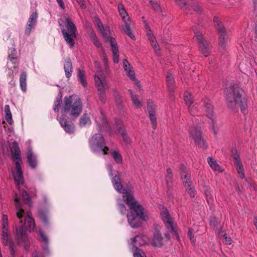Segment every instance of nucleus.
I'll use <instances>...</instances> for the list:
<instances>
[{
    "instance_id": "nucleus-1",
    "label": "nucleus",
    "mask_w": 257,
    "mask_h": 257,
    "mask_svg": "<svg viewBox=\"0 0 257 257\" xmlns=\"http://www.w3.org/2000/svg\"><path fill=\"white\" fill-rule=\"evenodd\" d=\"M124 197L125 203L130 210L127 214L128 222L132 228H138L141 226V220L146 221L148 217L145 214L144 208L135 199L132 192H125Z\"/></svg>"
},
{
    "instance_id": "nucleus-2",
    "label": "nucleus",
    "mask_w": 257,
    "mask_h": 257,
    "mask_svg": "<svg viewBox=\"0 0 257 257\" xmlns=\"http://www.w3.org/2000/svg\"><path fill=\"white\" fill-rule=\"evenodd\" d=\"M243 92V90L238 84H233L225 91V95L230 107H233L236 104H238L241 112L245 113L247 104L246 98L242 97Z\"/></svg>"
},
{
    "instance_id": "nucleus-3",
    "label": "nucleus",
    "mask_w": 257,
    "mask_h": 257,
    "mask_svg": "<svg viewBox=\"0 0 257 257\" xmlns=\"http://www.w3.org/2000/svg\"><path fill=\"white\" fill-rule=\"evenodd\" d=\"M82 104L80 98L77 95H71L64 98V105L62 111L69 114L72 119L77 118L82 111Z\"/></svg>"
},
{
    "instance_id": "nucleus-4",
    "label": "nucleus",
    "mask_w": 257,
    "mask_h": 257,
    "mask_svg": "<svg viewBox=\"0 0 257 257\" xmlns=\"http://www.w3.org/2000/svg\"><path fill=\"white\" fill-rule=\"evenodd\" d=\"M61 32L63 37L70 48L74 46V39L76 37L77 29L71 19L67 16L65 17V22L62 20L59 21Z\"/></svg>"
},
{
    "instance_id": "nucleus-5",
    "label": "nucleus",
    "mask_w": 257,
    "mask_h": 257,
    "mask_svg": "<svg viewBox=\"0 0 257 257\" xmlns=\"http://www.w3.org/2000/svg\"><path fill=\"white\" fill-rule=\"evenodd\" d=\"M35 228V221L31 216L28 214L25 218L24 225L22 224L21 226L16 228V239L18 244L25 246L29 243V240L27 233L26 229L30 231L33 230Z\"/></svg>"
},
{
    "instance_id": "nucleus-6",
    "label": "nucleus",
    "mask_w": 257,
    "mask_h": 257,
    "mask_svg": "<svg viewBox=\"0 0 257 257\" xmlns=\"http://www.w3.org/2000/svg\"><path fill=\"white\" fill-rule=\"evenodd\" d=\"M161 216L164 222L165 226L167 229L165 236L167 239L171 238V234L175 236L177 239H179V234L178 233L177 227L174 223V221L171 217L168 209L165 207H163L161 211Z\"/></svg>"
},
{
    "instance_id": "nucleus-7",
    "label": "nucleus",
    "mask_w": 257,
    "mask_h": 257,
    "mask_svg": "<svg viewBox=\"0 0 257 257\" xmlns=\"http://www.w3.org/2000/svg\"><path fill=\"white\" fill-rule=\"evenodd\" d=\"M94 80L99 98L102 102L104 103L106 97L105 89L107 83L102 70L99 67H98L97 72L94 75Z\"/></svg>"
},
{
    "instance_id": "nucleus-8",
    "label": "nucleus",
    "mask_w": 257,
    "mask_h": 257,
    "mask_svg": "<svg viewBox=\"0 0 257 257\" xmlns=\"http://www.w3.org/2000/svg\"><path fill=\"white\" fill-rule=\"evenodd\" d=\"M14 153L12 155V159L15 162L17 173L14 175L15 180L19 184L23 183V172L21 168V164L22 162L21 158V151L18 144L16 142L13 143Z\"/></svg>"
},
{
    "instance_id": "nucleus-9",
    "label": "nucleus",
    "mask_w": 257,
    "mask_h": 257,
    "mask_svg": "<svg viewBox=\"0 0 257 257\" xmlns=\"http://www.w3.org/2000/svg\"><path fill=\"white\" fill-rule=\"evenodd\" d=\"M89 144L93 152L101 150L103 154L107 153L108 148L105 146V142L101 134H96L93 136L89 140Z\"/></svg>"
},
{
    "instance_id": "nucleus-10",
    "label": "nucleus",
    "mask_w": 257,
    "mask_h": 257,
    "mask_svg": "<svg viewBox=\"0 0 257 257\" xmlns=\"http://www.w3.org/2000/svg\"><path fill=\"white\" fill-rule=\"evenodd\" d=\"M194 33L198 42L200 51L205 57L208 56L210 55L211 50L209 42L203 37L199 31L194 30Z\"/></svg>"
},
{
    "instance_id": "nucleus-11",
    "label": "nucleus",
    "mask_w": 257,
    "mask_h": 257,
    "mask_svg": "<svg viewBox=\"0 0 257 257\" xmlns=\"http://www.w3.org/2000/svg\"><path fill=\"white\" fill-rule=\"evenodd\" d=\"M189 138L194 141L196 145L200 147H206L205 141L200 131L196 127H191L189 131Z\"/></svg>"
},
{
    "instance_id": "nucleus-12",
    "label": "nucleus",
    "mask_w": 257,
    "mask_h": 257,
    "mask_svg": "<svg viewBox=\"0 0 257 257\" xmlns=\"http://www.w3.org/2000/svg\"><path fill=\"white\" fill-rule=\"evenodd\" d=\"M200 106L204 108L207 116L214 122V108L212 102L208 98H205L200 102Z\"/></svg>"
},
{
    "instance_id": "nucleus-13",
    "label": "nucleus",
    "mask_w": 257,
    "mask_h": 257,
    "mask_svg": "<svg viewBox=\"0 0 257 257\" xmlns=\"http://www.w3.org/2000/svg\"><path fill=\"white\" fill-rule=\"evenodd\" d=\"M94 23L97 26L105 41H108L110 37L109 27L107 25L103 26L98 17L95 18Z\"/></svg>"
},
{
    "instance_id": "nucleus-14",
    "label": "nucleus",
    "mask_w": 257,
    "mask_h": 257,
    "mask_svg": "<svg viewBox=\"0 0 257 257\" xmlns=\"http://www.w3.org/2000/svg\"><path fill=\"white\" fill-rule=\"evenodd\" d=\"M59 122L66 133L72 134L74 132L75 127L74 124L71 121H68L67 118L64 115H62L60 116Z\"/></svg>"
},
{
    "instance_id": "nucleus-15",
    "label": "nucleus",
    "mask_w": 257,
    "mask_h": 257,
    "mask_svg": "<svg viewBox=\"0 0 257 257\" xmlns=\"http://www.w3.org/2000/svg\"><path fill=\"white\" fill-rule=\"evenodd\" d=\"M37 18L38 14L36 12H33L30 15L25 31V33L26 35L29 36L32 29L35 28L37 23Z\"/></svg>"
},
{
    "instance_id": "nucleus-16",
    "label": "nucleus",
    "mask_w": 257,
    "mask_h": 257,
    "mask_svg": "<svg viewBox=\"0 0 257 257\" xmlns=\"http://www.w3.org/2000/svg\"><path fill=\"white\" fill-rule=\"evenodd\" d=\"M95 122L97 123L100 131L102 130H107L108 122L102 112L101 111L100 116L99 118H95Z\"/></svg>"
},
{
    "instance_id": "nucleus-17",
    "label": "nucleus",
    "mask_w": 257,
    "mask_h": 257,
    "mask_svg": "<svg viewBox=\"0 0 257 257\" xmlns=\"http://www.w3.org/2000/svg\"><path fill=\"white\" fill-rule=\"evenodd\" d=\"M123 67L127 75L131 80L134 81L136 79L135 72L132 70V67L130 63L126 59L123 60Z\"/></svg>"
},
{
    "instance_id": "nucleus-18",
    "label": "nucleus",
    "mask_w": 257,
    "mask_h": 257,
    "mask_svg": "<svg viewBox=\"0 0 257 257\" xmlns=\"http://www.w3.org/2000/svg\"><path fill=\"white\" fill-rule=\"evenodd\" d=\"M64 69L65 73V76L67 78H69L73 72V66L71 60L69 58L65 59L64 63Z\"/></svg>"
},
{
    "instance_id": "nucleus-19",
    "label": "nucleus",
    "mask_w": 257,
    "mask_h": 257,
    "mask_svg": "<svg viewBox=\"0 0 257 257\" xmlns=\"http://www.w3.org/2000/svg\"><path fill=\"white\" fill-rule=\"evenodd\" d=\"M148 110L149 111L150 120L153 124V129H155L157 126V122L155 117V111L153 103L149 102L148 103Z\"/></svg>"
},
{
    "instance_id": "nucleus-20",
    "label": "nucleus",
    "mask_w": 257,
    "mask_h": 257,
    "mask_svg": "<svg viewBox=\"0 0 257 257\" xmlns=\"http://www.w3.org/2000/svg\"><path fill=\"white\" fill-rule=\"evenodd\" d=\"M147 237L144 235H142V234L137 235L134 238V245L136 246L143 245H144L146 243H147ZM136 248L141 249L140 248H139L137 246H135V247L134 248V250L133 253L135 251V250Z\"/></svg>"
},
{
    "instance_id": "nucleus-21",
    "label": "nucleus",
    "mask_w": 257,
    "mask_h": 257,
    "mask_svg": "<svg viewBox=\"0 0 257 257\" xmlns=\"http://www.w3.org/2000/svg\"><path fill=\"white\" fill-rule=\"evenodd\" d=\"M217 29L219 34V44L221 46H223L227 39L226 30L224 27H217Z\"/></svg>"
},
{
    "instance_id": "nucleus-22",
    "label": "nucleus",
    "mask_w": 257,
    "mask_h": 257,
    "mask_svg": "<svg viewBox=\"0 0 257 257\" xmlns=\"http://www.w3.org/2000/svg\"><path fill=\"white\" fill-rule=\"evenodd\" d=\"M14 200L16 202V209L17 211V216L21 219L23 218V215L25 213L24 210L22 208L21 204L19 201V198L17 197V195L14 197Z\"/></svg>"
},
{
    "instance_id": "nucleus-23",
    "label": "nucleus",
    "mask_w": 257,
    "mask_h": 257,
    "mask_svg": "<svg viewBox=\"0 0 257 257\" xmlns=\"http://www.w3.org/2000/svg\"><path fill=\"white\" fill-rule=\"evenodd\" d=\"M163 237L161 233L157 232L154 234L152 240V244L157 247H161L163 245Z\"/></svg>"
},
{
    "instance_id": "nucleus-24",
    "label": "nucleus",
    "mask_w": 257,
    "mask_h": 257,
    "mask_svg": "<svg viewBox=\"0 0 257 257\" xmlns=\"http://www.w3.org/2000/svg\"><path fill=\"white\" fill-rule=\"evenodd\" d=\"M27 156L29 165L31 168H35L37 165L36 157L31 151H28Z\"/></svg>"
},
{
    "instance_id": "nucleus-25",
    "label": "nucleus",
    "mask_w": 257,
    "mask_h": 257,
    "mask_svg": "<svg viewBox=\"0 0 257 257\" xmlns=\"http://www.w3.org/2000/svg\"><path fill=\"white\" fill-rule=\"evenodd\" d=\"M91 119L87 114H83L79 119V124L81 127H84L91 124Z\"/></svg>"
},
{
    "instance_id": "nucleus-26",
    "label": "nucleus",
    "mask_w": 257,
    "mask_h": 257,
    "mask_svg": "<svg viewBox=\"0 0 257 257\" xmlns=\"http://www.w3.org/2000/svg\"><path fill=\"white\" fill-rule=\"evenodd\" d=\"M62 94L61 91L59 92V94L58 96L56 97L55 101H54V105L53 107V110L55 112H58L59 109L61 106L62 102Z\"/></svg>"
},
{
    "instance_id": "nucleus-27",
    "label": "nucleus",
    "mask_w": 257,
    "mask_h": 257,
    "mask_svg": "<svg viewBox=\"0 0 257 257\" xmlns=\"http://www.w3.org/2000/svg\"><path fill=\"white\" fill-rule=\"evenodd\" d=\"M208 162L210 167L214 171L220 172L222 171L220 166L217 163L216 161H215L213 158L209 157L208 159Z\"/></svg>"
},
{
    "instance_id": "nucleus-28",
    "label": "nucleus",
    "mask_w": 257,
    "mask_h": 257,
    "mask_svg": "<svg viewBox=\"0 0 257 257\" xmlns=\"http://www.w3.org/2000/svg\"><path fill=\"white\" fill-rule=\"evenodd\" d=\"M78 79L83 87H86L87 83L85 79V72L84 70L78 69Z\"/></svg>"
},
{
    "instance_id": "nucleus-29",
    "label": "nucleus",
    "mask_w": 257,
    "mask_h": 257,
    "mask_svg": "<svg viewBox=\"0 0 257 257\" xmlns=\"http://www.w3.org/2000/svg\"><path fill=\"white\" fill-rule=\"evenodd\" d=\"M27 74L25 72H23L20 77V83L21 88L23 91L25 92L27 90Z\"/></svg>"
},
{
    "instance_id": "nucleus-30",
    "label": "nucleus",
    "mask_w": 257,
    "mask_h": 257,
    "mask_svg": "<svg viewBox=\"0 0 257 257\" xmlns=\"http://www.w3.org/2000/svg\"><path fill=\"white\" fill-rule=\"evenodd\" d=\"M148 36L150 43L154 49L156 53L159 54L160 52L159 47V46L157 45V43L156 41L155 38L154 37L153 35H151V34L148 33Z\"/></svg>"
},
{
    "instance_id": "nucleus-31",
    "label": "nucleus",
    "mask_w": 257,
    "mask_h": 257,
    "mask_svg": "<svg viewBox=\"0 0 257 257\" xmlns=\"http://www.w3.org/2000/svg\"><path fill=\"white\" fill-rule=\"evenodd\" d=\"M166 79L168 89L170 91H172L174 88V78L171 74L168 73Z\"/></svg>"
},
{
    "instance_id": "nucleus-32",
    "label": "nucleus",
    "mask_w": 257,
    "mask_h": 257,
    "mask_svg": "<svg viewBox=\"0 0 257 257\" xmlns=\"http://www.w3.org/2000/svg\"><path fill=\"white\" fill-rule=\"evenodd\" d=\"M125 26L124 28V31L125 33L129 36L132 40H135L136 38L133 33L132 32L130 26V20L128 19V21H124Z\"/></svg>"
},
{
    "instance_id": "nucleus-33",
    "label": "nucleus",
    "mask_w": 257,
    "mask_h": 257,
    "mask_svg": "<svg viewBox=\"0 0 257 257\" xmlns=\"http://www.w3.org/2000/svg\"><path fill=\"white\" fill-rule=\"evenodd\" d=\"M130 95L131 96V99L133 101L134 105L138 108L141 106V103L139 100V96L133 94L132 90H128Z\"/></svg>"
},
{
    "instance_id": "nucleus-34",
    "label": "nucleus",
    "mask_w": 257,
    "mask_h": 257,
    "mask_svg": "<svg viewBox=\"0 0 257 257\" xmlns=\"http://www.w3.org/2000/svg\"><path fill=\"white\" fill-rule=\"evenodd\" d=\"M5 112L6 120L9 124H12L13 122L12 115L11 112L10 107L9 105H5Z\"/></svg>"
},
{
    "instance_id": "nucleus-35",
    "label": "nucleus",
    "mask_w": 257,
    "mask_h": 257,
    "mask_svg": "<svg viewBox=\"0 0 257 257\" xmlns=\"http://www.w3.org/2000/svg\"><path fill=\"white\" fill-rule=\"evenodd\" d=\"M115 189L119 192V193H122L123 194V199L124 200V201L125 202V198L124 197V196H125V193L126 192H131L130 191H128V190H125V189H123V186L121 184V180L120 181H119L118 183H116L115 184H114V185H113Z\"/></svg>"
},
{
    "instance_id": "nucleus-36",
    "label": "nucleus",
    "mask_w": 257,
    "mask_h": 257,
    "mask_svg": "<svg viewBox=\"0 0 257 257\" xmlns=\"http://www.w3.org/2000/svg\"><path fill=\"white\" fill-rule=\"evenodd\" d=\"M118 9L119 11V14L121 16V17H122L123 21H127L128 18H125L127 16V14L126 11L124 9L123 6L121 4H119L118 5ZM129 19H130L128 18V20Z\"/></svg>"
},
{
    "instance_id": "nucleus-37",
    "label": "nucleus",
    "mask_w": 257,
    "mask_h": 257,
    "mask_svg": "<svg viewBox=\"0 0 257 257\" xmlns=\"http://www.w3.org/2000/svg\"><path fill=\"white\" fill-rule=\"evenodd\" d=\"M184 100L188 106L191 105L194 102V100L193 97L191 96V94L188 91L185 92L184 93Z\"/></svg>"
},
{
    "instance_id": "nucleus-38",
    "label": "nucleus",
    "mask_w": 257,
    "mask_h": 257,
    "mask_svg": "<svg viewBox=\"0 0 257 257\" xmlns=\"http://www.w3.org/2000/svg\"><path fill=\"white\" fill-rule=\"evenodd\" d=\"M2 241H3V243L6 245H7L9 244L10 247L12 248V244L9 242L8 230H2Z\"/></svg>"
},
{
    "instance_id": "nucleus-39",
    "label": "nucleus",
    "mask_w": 257,
    "mask_h": 257,
    "mask_svg": "<svg viewBox=\"0 0 257 257\" xmlns=\"http://www.w3.org/2000/svg\"><path fill=\"white\" fill-rule=\"evenodd\" d=\"M187 169L186 167H185L183 165H181L180 166V175L181 179L184 180V179H188V177H190V175L187 173Z\"/></svg>"
},
{
    "instance_id": "nucleus-40",
    "label": "nucleus",
    "mask_w": 257,
    "mask_h": 257,
    "mask_svg": "<svg viewBox=\"0 0 257 257\" xmlns=\"http://www.w3.org/2000/svg\"><path fill=\"white\" fill-rule=\"evenodd\" d=\"M112 156L113 159L116 163L120 164L122 162V156L117 151H113L112 152Z\"/></svg>"
},
{
    "instance_id": "nucleus-41",
    "label": "nucleus",
    "mask_w": 257,
    "mask_h": 257,
    "mask_svg": "<svg viewBox=\"0 0 257 257\" xmlns=\"http://www.w3.org/2000/svg\"><path fill=\"white\" fill-rule=\"evenodd\" d=\"M205 194L206 197V200L208 204L212 202L213 199V197L211 194V192L210 188L207 187L205 190Z\"/></svg>"
},
{
    "instance_id": "nucleus-42",
    "label": "nucleus",
    "mask_w": 257,
    "mask_h": 257,
    "mask_svg": "<svg viewBox=\"0 0 257 257\" xmlns=\"http://www.w3.org/2000/svg\"><path fill=\"white\" fill-rule=\"evenodd\" d=\"M119 132L122 137L123 142H125L126 144H130L131 142V139L127 136L126 131L123 129H120Z\"/></svg>"
},
{
    "instance_id": "nucleus-43",
    "label": "nucleus",
    "mask_w": 257,
    "mask_h": 257,
    "mask_svg": "<svg viewBox=\"0 0 257 257\" xmlns=\"http://www.w3.org/2000/svg\"><path fill=\"white\" fill-rule=\"evenodd\" d=\"M149 3L151 5L154 11L157 13H161L162 12V10L160 5L157 2L150 1Z\"/></svg>"
},
{
    "instance_id": "nucleus-44",
    "label": "nucleus",
    "mask_w": 257,
    "mask_h": 257,
    "mask_svg": "<svg viewBox=\"0 0 257 257\" xmlns=\"http://www.w3.org/2000/svg\"><path fill=\"white\" fill-rule=\"evenodd\" d=\"M110 44L111 46L112 50V53L113 54H116L118 53V47L116 44V43L115 42V40L113 38H110Z\"/></svg>"
},
{
    "instance_id": "nucleus-45",
    "label": "nucleus",
    "mask_w": 257,
    "mask_h": 257,
    "mask_svg": "<svg viewBox=\"0 0 257 257\" xmlns=\"http://www.w3.org/2000/svg\"><path fill=\"white\" fill-rule=\"evenodd\" d=\"M235 166H236V170H237V173H238L239 177L241 178H244L245 176L243 173V168L242 163L241 162L240 164H239V165H235Z\"/></svg>"
},
{
    "instance_id": "nucleus-46",
    "label": "nucleus",
    "mask_w": 257,
    "mask_h": 257,
    "mask_svg": "<svg viewBox=\"0 0 257 257\" xmlns=\"http://www.w3.org/2000/svg\"><path fill=\"white\" fill-rule=\"evenodd\" d=\"M39 216L41 220L45 224H48V215L43 212H40L39 213Z\"/></svg>"
},
{
    "instance_id": "nucleus-47",
    "label": "nucleus",
    "mask_w": 257,
    "mask_h": 257,
    "mask_svg": "<svg viewBox=\"0 0 257 257\" xmlns=\"http://www.w3.org/2000/svg\"><path fill=\"white\" fill-rule=\"evenodd\" d=\"M134 257H146L145 254L142 249L136 248L134 253Z\"/></svg>"
},
{
    "instance_id": "nucleus-48",
    "label": "nucleus",
    "mask_w": 257,
    "mask_h": 257,
    "mask_svg": "<svg viewBox=\"0 0 257 257\" xmlns=\"http://www.w3.org/2000/svg\"><path fill=\"white\" fill-rule=\"evenodd\" d=\"M188 236L191 240V243L194 244L195 243V238L194 236V230L192 229H189L188 231Z\"/></svg>"
},
{
    "instance_id": "nucleus-49",
    "label": "nucleus",
    "mask_w": 257,
    "mask_h": 257,
    "mask_svg": "<svg viewBox=\"0 0 257 257\" xmlns=\"http://www.w3.org/2000/svg\"><path fill=\"white\" fill-rule=\"evenodd\" d=\"M23 199L26 201V203H29L31 201V198L28 193L25 190L22 192Z\"/></svg>"
},
{
    "instance_id": "nucleus-50",
    "label": "nucleus",
    "mask_w": 257,
    "mask_h": 257,
    "mask_svg": "<svg viewBox=\"0 0 257 257\" xmlns=\"http://www.w3.org/2000/svg\"><path fill=\"white\" fill-rule=\"evenodd\" d=\"M232 157L233 159V163L235 165H239L240 164L241 161L239 159V155L237 154H234L232 155Z\"/></svg>"
},
{
    "instance_id": "nucleus-51",
    "label": "nucleus",
    "mask_w": 257,
    "mask_h": 257,
    "mask_svg": "<svg viewBox=\"0 0 257 257\" xmlns=\"http://www.w3.org/2000/svg\"><path fill=\"white\" fill-rule=\"evenodd\" d=\"M188 109L192 115H198V113L196 111V107L194 105L188 106Z\"/></svg>"
},
{
    "instance_id": "nucleus-52",
    "label": "nucleus",
    "mask_w": 257,
    "mask_h": 257,
    "mask_svg": "<svg viewBox=\"0 0 257 257\" xmlns=\"http://www.w3.org/2000/svg\"><path fill=\"white\" fill-rule=\"evenodd\" d=\"M183 180V182L184 184V186L190 187L192 185V182L190 180V176L188 177V179H184Z\"/></svg>"
},
{
    "instance_id": "nucleus-53",
    "label": "nucleus",
    "mask_w": 257,
    "mask_h": 257,
    "mask_svg": "<svg viewBox=\"0 0 257 257\" xmlns=\"http://www.w3.org/2000/svg\"><path fill=\"white\" fill-rule=\"evenodd\" d=\"M187 192L188 193V194H189V195H190V196L191 197H194L195 196V191H194V188H191L190 187H188L186 189Z\"/></svg>"
},
{
    "instance_id": "nucleus-54",
    "label": "nucleus",
    "mask_w": 257,
    "mask_h": 257,
    "mask_svg": "<svg viewBox=\"0 0 257 257\" xmlns=\"http://www.w3.org/2000/svg\"><path fill=\"white\" fill-rule=\"evenodd\" d=\"M223 241L226 244H230L231 243V239L230 237L226 236V234L223 235Z\"/></svg>"
},
{
    "instance_id": "nucleus-55",
    "label": "nucleus",
    "mask_w": 257,
    "mask_h": 257,
    "mask_svg": "<svg viewBox=\"0 0 257 257\" xmlns=\"http://www.w3.org/2000/svg\"><path fill=\"white\" fill-rule=\"evenodd\" d=\"M118 208H119V209L120 210V213L122 214H124L125 213L126 209V207H125V206H124V204H119L118 205Z\"/></svg>"
},
{
    "instance_id": "nucleus-56",
    "label": "nucleus",
    "mask_w": 257,
    "mask_h": 257,
    "mask_svg": "<svg viewBox=\"0 0 257 257\" xmlns=\"http://www.w3.org/2000/svg\"><path fill=\"white\" fill-rule=\"evenodd\" d=\"M40 235L42 240L44 242H45V243L48 242V238L47 236L43 232L40 231Z\"/></svg>"
},
{
    "instance_id": "nucleus-57",
    "label": "nucleus",
    "mask_w": 257,
    "mask_h": 257,
    "mask_svg": "<svg viewBox=\"0 0 257 257\" xmlns=\"http://www.w3.org/2000/svg\"><path fill=\"white\" fill-rule=\"evenodd\" d=\"M165 179L167 185L169 186V183H172L173 182L172 175H166L165 176Z\"/></svg>"
},
{
    "instance_id": "nucleus-58",
    "label": "nucleus",
    "mask_w": 257,
    "mask_h": 257,
    "mask_svg": "<svg viewBox=\"0 0 257 257\" xmlns=\"http://www.w3.org/2000/svg\"><path fill=\"white\" fill-rule=\"evenodd\" d=\"M89 37L91 41L94 40L96 38H97L94 32L92 30H90V33L89 34Z\"/></svg>"
},
{
    "instance_id": "nucleus-59",
    "label": "nucleus",
    "mask_w": 257,
    "mask_h": 257,
    "mask_svg": "<svg viewBox=\"0 0 257 257\" xmlns=\"http://www.w3.org/2000/svg\"><path fill=\"white\" fill-rule=\"evenodd\" d=\"M176 2L181 8L186 6V2L184 0H176Z\"/></svg>"
},
{
    "instance_id": "nucleus-60",
    "label": "nucleus",
    "mask_w": 257,
    "mask_h": 257,
    "mask_svg": "<svg viewBox=\"0 0 257 257\" xmlns=\"http://www.w3.org/2000/svg\"><path fill=\"white\" fill-rule=\"evenodd\" d=\"M120 181V178L119 175H115L112 179V183L114 185V184L118 183Z\"/></svg>"
},
{
    "instance_id": "nucleus-61",
    "label": "nucleus",
    "mask_w": 257,
    "mask_h": 257,
    "mask_svg": "<svg viewBox=\"0 0 257 257\" xmlns=\"http://www.w3.org/2000/svg\"><path fill=\"white\" fill-rule=\"evenodd\" d=\"M113 62L115 63H117L118 62L119 59V55L118 53L116 54H113Z\"/></svg>"
},
{
    "instance_id": "nucleus-62",
    "label": "nucleus",
    "mask_w": 257,
    "mask_h": 257,
    "mask_svg": "<svg viewBox=\"0 0 257 257\" xmlns=\"http://www.w3.org/2000/svg\"><path fill=\"white\" fill-rule=\"evenodd\" d=\"M81 8L84 9L85 8L84 0H76Z\"/></svg>"
},
{
    "instance_id": "nucleus-63",
    "label": "nucleus",
    "mask_w": 257,
    "mask_h": 257,
    "mask_svg": "<svg viewBox=\"0 0 257 257\" xmlns=\"http://www.w3.org/2000/svg\"><path fill=\"white\" fill-rule=\"evenodd\" d=\"M253 5V12L257 13V0H252Z\"/></svg>"
},
{
    "instance_id": "nucleus-64",
    "label": "nucleus",
    "mask_w": 257,
    "mask_h": 257,
    "mask_svg": "<svg viewBox=\"0 0 257 257\" xmlns=\"http://www.w3.org/2000/svg\"><path fill=\"white\" fill-rule=\"evenodd\" d=\"M210 224L211 225L215 226L217 225V221L216 219L215 218H214L210 220Z\"/></svg>"
}]
</instances>
